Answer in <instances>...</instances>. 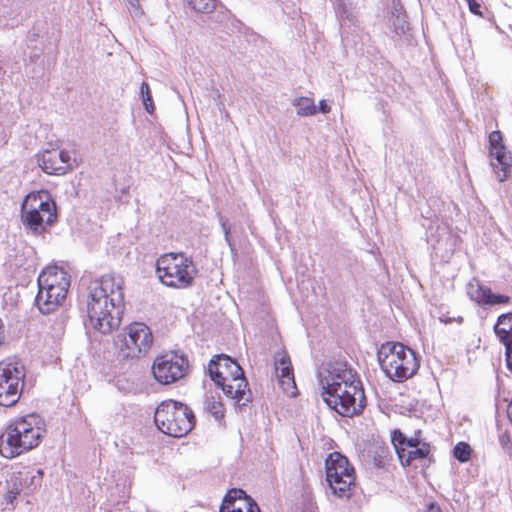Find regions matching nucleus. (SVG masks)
Wrapping results in <instances>:
<instances>
[{
    "mask_svg": "<svg viewBox=\"0 0 512 512\" xmlns=\"http://www.w3.org/2000/svg\"><path fill=\"white\" fill-rule=\"evenodd\" d=\"M124 278L106 274L88 288L87 316L90 326L102 334L111 333L121 323L124 310Z\"/></svg>",
    "mask_w": 512,
    "mask_h": 512,
    "instance_id": "obj_1",
    "label": "nucleus"
},
{
    "mask_svg": "<svg viewBox=\"0 0 512 512\" xmlns=\"http://www.w3.org/2000/svg\"><path fill=\"white\" fill-rule=\"evenodd\" d=\"M318 378L323 401L339 415L352 417L363 411L364 390L356 373L346 364L330 363Z\"/></svg>",
    "mask_w": 512,
    "mask_h": 512,
    "instance_id": "obj_2",
    "label": "nucleus"
},
{
    "mask_svg": "<svg viewBox=\"0 0 512 512\" xmlns=\"http://www.w3.org/2000/svg\"><path fill=\"white\" fill-rule=\"evenodd\" d=\"M43 419L29 414L10 423L0 436V453L14 458L37 447L45 435Z\"/></svg>",
    "mask_w": 512,
    "mask_h": 512,
    "instance_id": "obj_3",
    "label": "nucleus"
},
{
    "mask_svg": "<svg viewBox=\"0 0 512 512\" xmlns=\"http://www.w3.org/2000/svg\"><path fill=\"white\" fill-rule=\"evenodd\" d=\"M57 220V207L47 190L26 195L21 205V222L28 234L39 236Z\"/></svg>",
    "mask_w": 512,
    "mask_h": 512,
    "instance_id": "obj_4",
    "label": "nucleus"
},
{
    "mask_svg": "<svg viewBox=\"0 0 512 512\" xmlns=\"http://www.w3.org/2000/svg\"><path fill=\"white\" fill-rule=\"evenodd\" d=\"M381 369L391 380L403 382L419 369L415 352L401 343L387 342L378 350Z\"/></svg>",
    "mask_w": 512,
    "mask_h": 512,
    "instance_id": "obj_5",
    "label": "nucleus"
},
{
    "mask_svg": "<svg viewBox=\"0 0 512 512\" xmlns=\"http://www.w3.org/2000/svg\"><path fill=\"white\" fill-rule=\"evenodd\" d=\"M156 273L165 286L183 289L192 285L197 268L184 253L170 252L157 259Z\"/></svg>",
    "mask_w": 512,
    "mask_h": 512,
    "instance_id": "obj_6",
    "label": "nucleus"
},
{
    "mask_svg": "<svg viewBox=\"0 0 512 512\" xmlns=\"http://www.w3.org/2000/svg\"><path fill=\"white\" fill-rule=\"evenodd\" d=\"M154 421L161 432L180 438L193 429L195 417L187 405L174 400H166L158 405Z\"/></svg>",
    "mask_w": 512,
    "mask_h": 512,
    "instance_id": "obj_7",
    "label": "nucleus"
},
{
    "mask_svg": "<svg viewBox=\"0 0 512 512\" xmlns=\"http://www.w3.org/2000/svg\"><path fill=\"white\" fill-rule=\"evenodd\" d=\"M153 344V334L144 324L135 322L117 336L116 348L122 360H134L145 356Z\"/></svg>",
    "mask_w": 512,
    "mask_h": 512,
    "instance_id": "obj_8",
    "label": "nucleus"
},
{
    "mask_svg": "<svg viewBox=\"0 0 512 512\" xmlns=\"http://www.w3.org/2000/svg\"><path fill=\"white\" fill-rule=\"evenodd\" d=\"M326 481L332 493L339 498H349L355 484V469L348 458L335 451L325 460Z\"/></svg>",
    "mask_w": 512,
    "mask_h": 512,
    "instance_id": "obj_9",
    "label": "nucleus"
},
{
    "mask_svg": "<svg viewBox=\"0 0 512 512\" xmlns=\"http://www.w3.org/2000/svg\"><path fill=\"white\" fill-rule=\"evenodd\" d=\"M26 370L19 360L6 359L0 362V405L14 406L20 399Z\"/></svg>",
    "mask_w": 512,
    "mask_h": 512,
    "instance_id": "obj_10",
    "label": "nucleus"
},
{
    "mask_svg": "<svg viewBox=\"0 0 512 512\" xmlns=\"http://www.w3.org/2000/svg\"><path fill=\"white\" fill-rule=\"evenodd\" d=\"M189 372V361L183 353L168 351L157 356L152 365L155 380L168 385L184 378Z\"/></svg>",
    "mask_w": 512,
    "mask_h": 512,
    "instance_id": "obj_11",
    "label": "nucleus"
},
{
    "mask_svg": "<svg viewBox=\"0 0 512 512\" xmlns=\"http://www.w3.org/2000/svg\"><path fill=\"white\" fill-rule=\"evenodd\" d=\"M233 377L217 379V385L221 387L224 394L234 399L239 405L245 406L252 400L251 390L244 376V371L237 362H229Z\"/></svg>",
    "mask_w": 512,
    "mask_h": 512,
    "instance_id": "obj_12",
    "label": "nucleus"
},
{
    "mask_svg": "<svg viewBox=\"0 0 512 512\" xmlns=\"http://www.w3.org/2000/svg\"><path fill=\"white\" fill-rule=\"evenodd\" d=\"M38 166L50 175H63L74 167L76 160L65 150H45L36 155Z\"/></svg>",
    "mask_w": 512,
    "mask_h": 512,
    "instance_id": "obj_13",
    "label": "nucleus"
},
{
    "mask_svg": "<svg viewBox=\"0 0 512 512\" xmlns=\"http://www.w3.org/2000/svg\"><path fill=\"white\" fill-rule=\"evenodd\" d=\"M491 167L498 181L503 182L511 167V156L503 144L502 133L498 130L489 135Z\"/></svg>",
    "mask_w": 512,
    "mask_h": 512,
    "instance_id": "obj_14",
    "label": "nucleus"
},
{
    "mask_svg": "<svg viewBox=\"0 0 512 512\" xmlns=\"http://www.w3.org/2000/svg\"><path fill=\"white\" fill-rule=\"evenodd\" d=\"M220 512H261V510L242 489L233 488L225 495Z\"/></svg>",
    "mask_w": 512,
    "mask_h": 512,
    "instance_id": "obj_15",
    "label": "nucleus"
},
{
    "mask_svg": "<svg viewBox=\"0 0 512 512\" xmlns=\"http://www.w3.org/2000/svg\"><path fill=\"white\" fill-rule=\"evenodd\" d=\"M392 442L403 466H409L412 461L424 459L430 454V445L426 442L411 449L402 447L405 443V436L401 432L394 433Z\"/></svg>",
    "mask_w": 512,
    "mask_h": 512,
    "instance_id": "obj_16",
    "label": "nucleus"
},
{
    "mask_svg": "<svg viewBox=\"0 0 512 512\" xmlns=\"http://www.w3.org/2000/svg\"><path fill=\"white\" fill-rule=\"evenodd\" d=\"M67 291L65 286L39 288L35 302L43 314L54 311L65 299Z\"/></svg>",
    "mask_w": 512,
    "mask_h": 512,
    "instance_id": "obj_17",
    "label": "nucleus"
},
{
    "mask_svg": "<svg viewBox=\"0 0 512 512\" xmlns=\"http://www.w3.org/2000/svg\"><path fill=\"white\" fill-rule=\"evenodd\" d=\"M275 371L276 376L279 379V384L281 385L283 391L286 394L294 395V390H296V385L294 381L293 370L291 367L290 359L287 355L281 356L275 362Z\"/></svg>",
    "mask_w": 512,
    "mask_h": 512,
    "instance_id": "obj_18",
    "label": "nucleus"
},
{
    "mask_svg": "<svg viewBox=\"0 0 512 512\" xmlns=\"http://www.w3.org/2000/svg\"><path fill=\"white\" fill-rule=\"evenodd\" d=\"M65 286V289L68 290L70 286V281L68 279L67 273L58 267H48L41 272L38 277V287L46 288V287H55V286Z\"/></svg>",
    "mask_w": 512,
    "mask_h": 512,
    "instance_id": "obj_19",
    "label": "nucleus"
},
{
    "mask_svg": "<svg viewBox=\"0 0 512 512\" xmlns=\"http://www.w3.org/2000/svg\"><path fill=\"white\" fill-rule=\"evenodd\" d=\"M42 470H26L13 474L9 480H7V489L11 492H15L17 496L20 491L24 488L23 483H26L28 479H31V484L34 488L41 485Z\"/></svg>",
    "mask_w": 512,
    "mask_h": 512,
    "instance_id": "obj_20",
    "label": "nucleus"
},
{
    "mask_svg": "<svg viewBox=\"0 0 512 512\" xmlns=\"http://www.w3.org/2000/svg\"><path fill=\"white\" fill-rule=\"evenodd\" d=\"M229 362H235L226 355L214 356L208 365V372L211 379L217 384V379L233 377Z\"/></svg>",
    "mask_w": 512,
    "mask_h": 512,
    "instance_id": "obj_21",
    "label": "nucleus"
},
{
    "mask_svg": "<svg viewBox=\"0 0 512 512\" xmlns=\"http://www.w3.org/2000/svg\"><path fill=\"white\" fill-rule=\"evenodd\" d=\"M494 332L504 346L512 349V313L501 314L498 317Z\"/></svg>",
    "mask_w": 512,
    "mask_h": 512,
    "instance_id": "obj_22",
    "label": "nucleus"
},
{
    "mask_svg": "<svg viewBox=\"0 0 512 512\" xmlns=\"http://www.w3.org/2000/svg\"><path fill=\"white\" fill-rule=\"evenodd\" d=\"M489 293L490 288L480 284L476 279H473L467 285V294L469 298L478 304L484 305Z\"/></svg>",
    "mask_w": 512,
    "mask_h": 512,
    "instance_id": "obj_23",
    "label": "nucleus"
},
{
    "mask_svg": "<svg viewBox=\"0 0 512 512\" xmlns=\"http://www.w3.org/2000/svg\"><path fill=\"white\" fill-rule=\"evenodd\" d=\"M292 104L297 108L299 116H314L317 113V107L312 98L298 97L293 100Z\"/></svg>",
    "mask_w": 512,
    "mask_h": 512,
    "instance_id": "obj_24",
    "label": "nucleus"
},
{
    "mask_svg": "<svg viewBox=\"0 0 512 512\" xmlns=\"http://www.w3.org/2000/svg\"><path fill=\"white\" fill-rule=\"evenodd\" d=\"M186 3L197 13L209 14L216 8V0H186Z\"/></svg>",
    "mask_w": 512,
    "mask_h": 512,
    "instance_id": "obj_25",
    "label": "nucleus"
},
{
    "mask_svg": "<svg viewBox=\"0 0 512 512\" xmlns=\"http://www.w3.org/2000/svg\"><path fill=\"white\" fill-rule=\"evenodd\" d=\"M207 412L214 416L215 419H221L224 415L223 404L214 396H207L204 402Z\"/></svg>",
    "mask_w": 512,
    "mask_h": 512,
    "instance_id": "obj_26",
    "label": "nucleus"
},
{
    "mask_svg": "<svg viewBox=\"0 0 512 512\" xmlns=\"http://www.w3.org/2000/svg\"><path fill=\"white\" fill-rule=\"evenodd\" d=\"M472 449L470 445L466 442H459L455 445L453 449V456L459 462H467L471 457Z\"/></svg>",
    "mask_w": 512,
    "mask_h": 512,
    "instance_id": "obj_27",
    "label": "nucleus"
},
{
    "mask_svg": "<svg viewBox=\"0 0 512 512\" xmlns=\"http://www.w3.org/2000/svg\"><path fill=\"white\" fill-rule=\"evenodd\" d=\"M140 93L142 96L143 105L145 107V110L148 113L152 114L155 107H154L150 87L146 82H142L141 87H140Z\"/></svg>",
    "mask_w": 512,
    "mask_h": 512,
    "instance_id": "obj_28",
    "label": "nucleus"
},
{
    "mask_svg": "<svg viewBox=\"0 0 512 512\" xmlns=\"http://www.w3.org/2000/svg\"><path fill=\"white\" fill-rule=\"evenodd\" d=\"M509 302H510V297L509 296L501 295V294H495L490 289L489 296H487L484 305L493 306V305H496V304H508Z\"/></svg>",
    "mask_w": 512,
    "mask_h": 512,
    "instance_id": "obj_29",
    "label": "nucleus"
},
{
    "mask_svg": "<svg viewBox=\"0 0 512 512\" xmlns=\"http://www.w3.org/2000/svg\"><path fill=\"white\" fill-rule=\"evenodd\" d=\"M499 444L504 452L512 458V441L510 434L505 431L499 435Z\"/></svg>",
    "mask_w": 512,
    "mask_h": 512,
    "instance_id": "obj_30",
    "label": "nucleus"
},
{
    "mask_svg": "<svg viewBox=\"0 0 512 512\" xmlns=\"http://www.w3.org/2000/svg\"><path fill=\"white\" fill-rule=\"evenodd\" d=\"M219 221H220V224H221V227H222V230L224 232V235H225V240L226 242L229 244V246H231V238H230V228L227 224V221L223 219V217L219 216Z\"/></svg>",
    "mask_w": 512,
    "mask_h": 512,
    "instance_id": "obj_31",
    "label": "nucleus"
},
{
    "mask_svg": "<svg viewBox=\"0 0 512 512\" xmlns=\"http://www.w3.org/2000/svg\"><path fill=\"white\" fill-rule=\"evenodd\" d=\"M422 443L423 442H421L420 439L417 437H411L409 439L405 437V443L402 445V447H405L406 449H411L421 445Z\"/></svg>",
    "mask_w": 512,
    "mask_h": 512,
    "instance_id": "obj_32",
    "label": "nucleus"
},
{
    "mask_svg": "<svg viewBox=\"0 0 512 512\" xmlns=\"http://www.w3.org/2000/svg\"><path fill=\"white\" fill-rule=\"evenodd\" d=\"M470 11L475 15H482L481 5L476 0H467Z\"/></svg>",
    "mask_w": 512,
    "mask_h": 512,
    "instance_id": "obj_33",
    "label": "nucleus"
},
{
    "mask_svg": "<svg viewBox=\"0 0 512 512\" xmlns=\"http://www.w3.org/2000/svg\"><path fill=\"white\" fill-rule=\"evenodd\" d=\"M505 355L508 368L512 371V346L511 349H508V346H505Z\"/></svg>",
    "mask_w": 512,
    "mask_h": 512,
    "instance_id": "obj_34",
    "label": "nucleus"
},
{
    "mask_svg": "<svg viewBox=\"0 0 512 512\" xmlns=\"http://www.w3.org/2000/svg\"><path fill=\"white\" fill-rule=\"evenodd\" d=\"M16 495H15V492H11L10 490L7 489L5 495H4V499L6 501L7 504H13V501L16 499Z\"/></svg>",
    "mask_w": 512,
    "mask_h": 512,
    "instance_id": "obj_35",
    "label": "nucleus"
},
{
    "mask_svg": "<svg viewBox=\"0 0 512 512\" xmlns=\"http://www.w3.org/2000/svg\"><path fill=\"white\" fill-rule=\"evenodd\" d=\"M128 3H129L130 9L133 10V12L136 15H138L139 14V9H140L139 0H128Z\"/></svg>",
    "mask_w": 512,
    "mask_h": 512,
    "instance_id": "obj_36",
    "label": "nucleus"
},
{
    "mask_svg": "<svg viewBox=\"0 0 512 512\" xmlns=\"http://www.w3.org/2000/svg\"><path fill=\"white\" fill-rule=\"evenodd\" d=\"M331 110L330 106L327 105L325 100L319 102V111L323 114L329 113Z\"/></svg>",
    "mask_w": 512,
    "mask_h": 512,
    "instance_id": "obj_37",
    "label": "nucleus"
},
{
    "mask_svg": "<svg viewBox=\"0 0 512 512\" xmlns=\"http://www.w3.org/2000/svg\"><path fill=\"white\" fill-rule=\"evenodd\" d=\"M5 341V328L3 325V321L0 318V347L4 344Z\"/></svg>",
    "mask_w": 512,
    "mask_h": 512,
    "instance_id": "obj_38",
    "label": "nucleus"
},
{
    "mask_svg": "<svg viewBox=\"0 0 512 512\" xmlns=\"http://www.w3.org/2000/svg\"><path fill=\"white\" fill-rule=\"evenodd\" d=\"M426 512H442V511L437 504L431 503L428 505Z\"/></svg>",
    "mask_w": 512,
    "mask_h": 512,
    "instance_id": "obj_39",
    "label": "nucleus"
},
{
    "mask_svg": "<svg viewBox=\"0 0 512 512\" xmlns=\"http://www.w3.org/2000/svg\"><path fill=\"white\" fill-rule=\"evenodd\" d=\"M23 486H24V488L28 489L30 492L36 489L31 484V479H28L26 483H23Z\"/></svg>",
    "mask_w": 512,
    "mask_h": 512,
    "instance_id": "obj_40",
    "label": "nucleus"
}]
</instances>
